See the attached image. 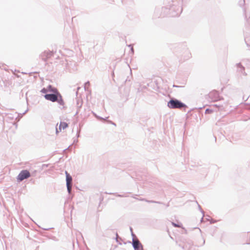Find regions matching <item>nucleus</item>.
<instances>
[{"label":"nucleus","mask_w":250,"mask_h":250,"mask_svg":"<svg viewBox=\"0 0 250 250\" xmlns=\"http://www.w3.org/2000/svg\"><path fill=\"white\" fill-rule=\"evenodd\" d=\"M167 106L171 109L178 108L180 109L183 107H187V106L180 101L176 99H171L167 103Z\"/></svg>","instance_id":"1"},{"label":"nucleus","mask_w":250,"mask_h":250,"mask_svg":"<svg viewBox=\"0 0 250 250\" xmlns=\"http://www.w3.org/2000/svg\"><path fill=\"white\" fill-rule=\"evenodd\" d=\"M30 177V173L27 170H21L17 177L18 181L21 182Z\"/></svg>","instance_id":"2"},{"label":"nucleus","mask_w":250,"mask_h":250,"mask_svg":"<svg viewBox=\"0 0 250 250\" xmlns=\"http://www.w3.org/2000/svg\"><path fill=\"white\" fill-rule=\"evenodd\" d=\"M66 185L67 187V190L69 194L71 193L72 188V178L71 176L66 171Z\"/></svg>","instance_id":"3"},{"label":"nucleus","mask_w":250,"mask_h":250,"mask_svg":"<svg viewBox=\"0 0 250 250\" xmlns=\"http://www.w3.org/2000/svg\"><path fill=\"white\" fill-rule=\"evenodd\" d=\"M60 95V93L51 94H46L44 95V98L46 100L51 101L52 102H56L58 100V96Z\"/></svg>","instance_id":"4"},{"label":"nucleus","mask_w":250,"mask_h":250,"mask_svg":"<svg viewBox=\"0 0 250 250\" xmlns=\"http://www.w3.org/2000/svg\"><path fill=\"white\" fill-rule=\"evenodd\" d=\"M208 95L210 100L212 102L217 101L220 100L219 93L216 90L211 91Z\"/></svg>","instance_id":"5"},{"label":"nucleus","mask_w":250,"mask_h":250,"mask_svg":"<svg viewBox=\"0 0 250 250\" xmlns=\"http://www.w3.org/2000/svg\"><path fill=\"white\" fill-rule=\"evenodd\" d=\"M132 246L134 250H143V247L138 239H132Z\"/></svg>","instance_id":"6"},{"label":"nucleus","mask_w":250,"mask_h":250,"mask_svg":"<svg viewBox=\"0 0 250 250\" xmlns=\"http://www.w3.org/2000/svg\"><path fill=\"white\" fill-rule=\"evenodd\" d=\"M53 55V52L50 51H45L42 53L40 57L43 61H46L48 58H50Z\"/></svg>","instance_id":"7"},{"label":"nucleus","mask_w":250,"mask_h":250,"mask_svg":"<svg viewBox=\"0 0 250 250\" xmlns=\"http://www.w3.org/2000/svg\"><path fill=\"white\" fill-rule=\"evenodd\" d=\"M183 249H186L187 250H197L196 247L190 243H186L182 247Z\"/></svg>","instance_id":"8"},{"label":"nucleus","mask_w":250,"mask_h":250,"mask_svg":"<svg viewBox=\"0 0 250 250\" xmlns=\"http://www.w3.org/2000/svg\"><path fill=\"white\" fill-rule=\"evenodd\" d=\"M237 66L238 68V71L243 74L244 76H246L247 74L245 72V68L243 67L240 63H237Z\"/></svg>","instance_id":"9"},{"label":"nucleus","mask_w":250,"mask_h":250,"mask_svg":"<svg viewBox=\"0 0 250 250\" xmlns=\"http://www.w3.org/2000/svg\"><path fill=\"white\" fill-rule=\"evenodd\" d=\"M47 90H48V92H52L55 93H59L57 89L55 87H52L51 85H49L47 86Z\"/></svg>","instance_id":"10"},{"label":"nucleus","mask_w":250,"mask_h":250,"mask_svg":"<svg viewBox=\"0 0 250 250\" xmlns=\"http://www.w3.org/2000/svg\"><path fill=\"white\" fill-rule=\"evenodd\" d=\"M67 126L68 125L65 122H61L59 127V129L60 131H61L62 129H64L66 128Z\"/></svg>","instance_id":"11"},{"label":"nucleus","mask_w":250,"mask_h":250,"mask_svg":"<svg viewBox=\"0 0 250 250\" xmlns=\"http://www.w3.org/2000/svg\"><path fill=\"white\" fill-rule=\"evenodd\" d=\"M60 105H64V103L62 99V96L60 93V95L58 96V100L56 101Z\"/></svg>","instance_id":"12"},{"label":"nucleus","mask_w":250,"mask_h":250,"mask_svg":"<svg viewBox=\"0 0 250 250\" xmlns=\"http://www.w3.org/2000/svg\"><path fill=\"white\" fill-rule=\"evenodd\" d=\"M108 194H114V195H115L117 197H127L128 196V195H127L126 194H118L117 193H109Z\"/></svg>","instance_id":"13"},{"label":"nucleus","mask_w":250,"mask_h":250,"mask_svg":"<svg viewBox=\"0 0 250 250\" xmlns=\"http://www.w3.org/2000/svg\"><path fill=\"white\" fill-rule=\"evenodd\" d=\"M90 85V83L89 81L86 82L84 84V90L88 91V86Z\"/></svg>","instance_id":"14"},{"label":"nucleus","mask_w":250,"mask_h":250,"mask_svg":"<svg viewBox=\"0 0 250 250\" xmlns=\"http://www.w3.org/2000/svg\"><path fill=\"white\" fill-rule=\"evenodd\" d=\"M198 207H199V208L200 211L201 212V213L203 214V216H202V218L201 219V221H202L203 220V217L204 216L205 212L204 211V210L203 209H202V208H201L200 205H198Z\"/></svg>","instance_id":"15"},{"label":"nucleus","mask_w":250,"mask_h":250,"mask_svg":"<svg viewBox=\"0 0 250 250\" xmlns=\"http://www.w3.org/2000/svg\"><path fill=\"white\" fill-rule=\"evenodd\" d=\"M145 201L147 202V203H157V204H161V202H157V201H153V200H145Z\"/></svg>","instance_id":"16"},{"label":"nucleus","mask_w":250,"mask_h":250,"mask_svg":"<svg viewBox=\"0 0 250 250\" xmlns=\"http://www.w3.org/2000/svg\"><path fill=\"white\" fill-rule=\"evenodd\" d=\"M213 112L212 109L209 108L206 109L205 110V114H210Z\"/></svg>","instance_id":"17"},{"label":"nucleus","mask_w":250,"mask_h":250,"mask_svg":"<svg viewBox=\"0 0 250 250\" xmlns=\"http://www.w3.org/2000/svg\"><path fill=\"white\" fill-rule=\"evenodd\" d=\"M41 91L42 93H46L48 92V90H47V87L46 88H42Z\"/></svg>","instance_id":"18"},{"label":"nucleus","mask_w":250,"mask_h":250,"mask_svg":"<svg viewBox=\"0 0 250 250\" xmlns=\"http://www.w3.org/2000/svg\"><path fill=\"white\" fill-rule=\"evenodd\" d=\"M245 0H241L239 1V4L240 6H243L245 4Z\"/></svg>","instance_id":"19"},{"label":"nucleus","mask_w":250,"mask_h":250,"mask_svg":"<svg viewBox=\"0 0 250 250\" xmlns=\"http://www.w3.org/2000/svg\"><path fill=\"white\" fill-rule=\"evenodd\" d=\"M172 225L175 227H177V228H181V225L178 224H176L175 223H173V222H172Z\"/></svg>","instance_id":"20"},{"label":"nucleus","mask_w":250,"mask_h":250,"mask_svg":"<svg viewBox=\"0 0 250 250\" xmlns=\"http://www.w3.org/2000/svg\"><path fill=\"white\" fill-rule=\"evenodd\" d=\"M130 231H131V235H132V236L133 238H134L136 237V236H135V235L133 233L132 228H130Z\"/></svg>","instance_id":"21"},{"label":"nucleus","mask_w":250,"mask_h":250,"mask_svg":"<svg viewBox=\"0 0 250 250\" xmlns=\"http://www.w3.org/2000/svg\"><path fill=\"white\" fill-rule=\"evenodd\" d=\"M128 46L129 47H130L131 51L132 53H134V50H133V48L132 45L131 44H130V45H128Z\"/></svg>","instance_id":"22"},{"label":"nucleus","mask_w":250,"mask_h":250,"mask_svg":"<svg viewBox=\"0 0 250 250\" xmlns=\"http://www.w3.org/2000/svg\"><path fill=\"white\" fill-rule=\"evenodd\" d=\"M96 117L98 119H99L104 120H106V119H104V118H102V117H99V116H96Z\"/></svg>","instance_id":"23"},{"label":"nucleus","mask_w":250,"mask_h":250,"mask_svg":"<svg viewBox=\"0 0 250 250\" xmlns=\"http://www.w3.org/2000/svg\"><path fill=\"white\" fill-rule=\"evenodd\" d=\"M56 133L57 134L60 131L59 129L58 128H56Z\"/></svg>","instance_id":"24"},{"label":"nucleus","mask_w":250,"mask_h":250,"mask_svg":"<svg viewBox=\"0 0 250 250\" xmlns=\"http://www.w3.org/2000/svg\"><path fill=\"white\" fill-rule=\"evenodd\" d=\"M205 240L204 239H203V243L201 244L200 246L203 245L205 244Z\"/></svg>","instance_id":"25"},{"label":"nucleus","mask_w":250,"mask_h":250,"mask_svg":"<svg viewBox=\"0 0 250 250\" xmlns=\"http://www.w3.org/2000/svg\"><path fill=\"white\" fill-rule=\"evenodd\" d=\"M173 87H180V86H178V85H173Z\"/></svg>","instance_id":"26"},{"label":"nucleus","mask_w":250,"mask_h":250,"mask_svg":"<svg viewBox=\"0 0 250 250\" xmlns=\"http://www.w3.org/2000/svg\"><path fill=\"white\" fill-rule=\"evenodd\" d=\"M27 110H26L24 112H23L22 114H21V116H22L23 114H24L26 112Z\"/></svg>","instance_id":"27"},{"label":"nucleus","mask_w":250,"mask_h":250,"mask_svg":"<svg viewBox=\"0 0 250 250\" xmlns=\"http://www.w3.org/2000/svg\"><path fill=\"white\" fill-rule=\"evenodd\" d=\"M139 200H141V201H145V200H146V199H140Z\"/></svg>","instance_id":"28"},{"label":"nucleus","mask_w":250,"mask_h":250,"mask_svg":"<svg viewBox=\"0 0 250 250\" xmlns=\"http://www.w3.org/2000/svg\"><path fill=\"white\" fill-rule=\"evenodd\" d=\"M215 223V221H212L211 222V223Z\"/></svg>","instance_id":"29"},{"label":"nucleus","mask_w":250,"mask_h":250,"mask_svg":"<svg viewBox=\"0 0 250 250\" xmlns=\"http://www.w3.org/2000/svg\"><path fill=\"white\" fill-rule=\"evenodd\" d=\"M209 218H210V216H208V217L207 220H209Z\"/></svg>","instance_id":"30"},{"label":"nucleus","mask_w":250,"mask_h":250,"mask_svg":"<svg viewBox=\"0 0 250 250\" xmlns=\"http://www.w3.org/2000/svg\"><path fill=\"white\" fill-rule=\"evenodd\" d=\"M209 218H210V216H208V217L207 220H209Z\"/></svg>","instance_id":"31"},{"label":"nucleus","mask_w":250,"mask_h":250,"mask_svg":"<svg viewBox=\"0 0 250 250\" xmlns=\"http://www.w3.org/2000/svg\"><path fill=\"white\" fill-rule=\"evenodd\" d=\"M209 218H210V216H208V217L207 220H209Z\"/></svg>","instance_id":"32"},{"label":"nucleus","mask_w":250,"mask_h":250,"mask_svg":"<svg viewBox=\"0 0 250 250\" xmlns=\"http://www.w3.org/2000/svg\"><path fill=\"white\" fill-rule=\"evenodd\" d=\"M112 124L114 125H115V124L114 123H112Z\"/></svg>","instance_id":"33"},{"label":"nucleus","mask_w":250,"mask_h":250,"mask_svg":"<svg viewBox=\"0 0 250 250\" xmlns=\"http://www.w3.org/2000/svg\"><path fill=\"white\" fill-rule=\"evenodd\" d=\"M80 88L79 87H78L77 88L78 90H79Z\"/></svg>","instance_id":"34"}]
</instances>
